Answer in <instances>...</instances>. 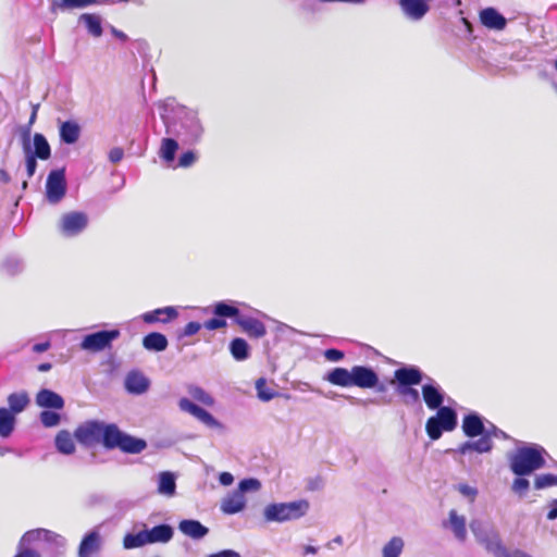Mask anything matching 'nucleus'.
I'll list each match as a JSON object with an SVG mask.
<instances>
[{
  "label": "nucleus",
  "mask_w": 557,
  "mask_h": 557,
  "mask_svg": "<svg viewBox=\"0 0 557 557\" xmlns=\"http://www.w3.org/2000/svg\"><path fill=\"white\" fill-rule=\"evenodd\" d=\"M219 482L223 486H228L234 482V476L230 472H221L219 475Z\"/></svg>",
  "instance_id": "obj_59"
},
{
  "label": "nucleus",
  "mask_w": 557,
  "mask_h": 557,
  "mask_svg": "<svg viewBox=\"0 0 557 557\" xmlns=\"http://www.w3.org/2000/svg\"><path fill=\"white\" fill-rule=\"evenodd\" d=\"M470 530L475 540L494 557H497L505 547L498 532L490 523L474 519L470 523Z\"/></svg>",
  "instance_id": "obj_8"
},
{
  "label": "nucleus",
  "mask_w": 557,
  "mask_h": 557,
  "mask_svg": "<svg viewBox=\"0 0 557 557\" xmlns=\"http://www.w3.org/2000/svg\"><path fill=\"white\" fill-rule=\"evenodd\" d=\"M459 492L465 495V496H469V497H474L476 495V490L468 484H460L459 485Z\"/></svg>",
  "instance_id": "obj_60"
},
{
  "label": "nucleus",
  "mask_w": 557,
  "mask_h": 557,
  "mask_svg": "<svg viewBox=\"0 0 557 557\" xmlns=\"http://www.w3.org/2000/svg\"><path fill=\"white\" fill-rule=\"evenodd\" d=\"M404 548V541L398 536H394L383 547V557H399Z\"/></svg>",
  "instance_id": "obj_43"
},
{
  "label": "nucleus",
  "mask_w": 557,
  "mask_h": 557,
  "mask_svg": "<svg viewBox=\"0 0 557 557\" xmlns=\"http://www.w3.org/2000/svg\"><path fill=\"white\" fill-rule=\"evenodd\" d=\"M51 347L50 341H46L44 343H38L33 346V351L40 354L47 351Z\"/></svg>",
  "instance_id": "obj_61"
},
{
  "label": "nucleus",
  "mask_w": 557,
  "mask_h": 557,
  "mask_svg": "<svg viewBox=\"0 0 557 557\" xmlns=\"http://www.w3.org/2000/svg\"><path fill=\"white\" fill-rule=\"evenodd\" d=\"M246 498L242 492L235 491L222 500L221 510L226 515H235L244 510Z\"/></svg>",
  "instance_id": "obj_29"
},
{
  "label": "nucleus",
  "mask_w": 557,
  "mask_h": 557,
  "mask_svg": "<svg viewBox=\"0 0 557 557\" xmlns=\"http://www.w3.org/2000/svg\"><path fill=\"white\" fill-rule=\"evenodd\" d=\"M196 160H197L196 152L188 150V151L183 152L180 156L177 165L181 168H189L190 165H193L195 163Z\"/></svg>",
  "instance_id": "obj_52"
},
{
  "label": "nucleus",
  "mask_w": 557,
  "mask_h": 557,
  "mask_svg": "<svg viewBox=\"0 0 557 557\" xmlns=\"http://www.w3.org/2000/svg\"><path fill=\"white\" fill-rule=\"evenodd\" d=\"M324 380L331 383L332 385L341 386V387H350L351 386V369L348 370L346 368L337 367L330 370L325 375Z\"/></svg>",
  "instance_id": "obj_30"
},
{
  "label": "nucleus",
  "mask_w": 557,
  "mask_h": 557,
  "mask_svg": "<svg viewBox=\"0 0 557 557\" xmlns=\"http://www.w3.org/2000/svg\"><path fill=\"white\" fill-rule=\"evenodd\" d=\"M36 404L41 408L60 410L64 407V399L58 393L42 388L36 395Z\"/></svg>",
  "instance_id": "obj_24"
},
{
  "label": "nucleus",
  "mask_w": 557,
  "mask_h": 557,
  "mask_svg": "<svg viewBox=\"0 0 557 557\" xmlns=\"http://www.w3.org/2000/svg\"><path fill=\"white\" fill-rule=\"evenodd\" d=\"M371 389H374L376 393L384 394L387 392L388 387L385 383L380 381L379 374L376 375V385L372 386Z\"/></svg>",
  "instance_id": "obj_63"
},
{
  "label": "nucleus",
  "mask_w": 557,
  "mask_h": 557,
  "mask_svg": "<svg viewBox=\"0 0 557 557\" xmlns=\"http://www.w3.org/2000/svg\"><path fill=\"white\" fill-rule=\"evenodd\" d=\"M546 450L536 444L519 447L509 456V467L517 476H525L545 466Z\"/></svg>",
  "instance_id": "obj_2"
},
{
  "label": "nucleus",
  "mask_w": 557,
  "mask_h": 557,
  "mask_svg": "<svg viewBox=\"0 0 557 557\" xmlns=\"http://www.w3.org/2000/svg\"><path fill=\"white\" fill-rule=\"evenodd\" d=\"M256 389L258 398L262 401H270L276 396V392L267 386V381L263 377L256 381Z\"/></svg>",
  "instance_id": "obj_45"
},
{
  "label": "nucleus",
  "mask_w": 557,
  "mask_h": 557,
  "mask_svg": "<svg viewBox=\"0 0 557 557\" xmlns=\"http://www.w3.org/2000/svg\"><path fill=\"white\" fill-rule=\"evenodd\" d=\"M497 557H532V556L521 549H515L512 552H509L506 547H504Z\"/></svg>",
  "instance_id": "obj_56"
},
{
  "label": "nucleus",
  "mask_w": 557,
  "mask_h": 557,
  "mask_svg": "<svg viewBox=\"0 0 557 557\" xmlns=\"http://www.w3.org/2000/svg\"><path fill=\"white\" fill-rule=\"evenodd\" d=\"M421 386L422 398L430 410L444 408L445 392L442 386L431 376L424 374Z\"/></svg>",
  "instance_id": "obj_14"
},
{
  "label": "nucleus",
  "mask_w": 557,
  "mask_h": 557,
  "mask_svg": "<svg viewBox=\"0 0 557 557\" xmlns=\"http://www.w3.org/2000/svg\"><path fill=\"white\" fill-rule=\"evenodd\" d=\"M8 408L14 416L23 412L29 405V397L25 391L12 393L7 398Z\"/></svg>",
  "instance_id": "obj_32"
},
{
  "label": "nucleus",
  "mask_w": 557,
  "mask_h": 557,
  "mask_svg": "<svg viewBox=\"0 0 557 557\" xmlns=\"http://www.w3.org/2000/svg\"><path fill=\"white\" fill-rule=\"evenodd\" d=\"M55 447L59 453L64 455H71L75 451V444L69 431L62 430L57 434Z\"/></svg>",
  "instance_id": "obj_37"
},
{
  "label": "nucleus",
  "mask_w": 557,
  "mask_h": 557,
  "mask_svg": "<svg viewBox=\"0 0 557 557\" xmlns=\"http://www.w3.org/2000/svg\"><path fill=\"white\" fill-rule=\"evenodd\" d=\"M230 350L234 359L242 361L249 357V346L243 338H234L230 344Z\"/></svg>",
  "instance_id": "obj_41"
},
{
  "label": "nucleus",
  "mask_w": 557,
  "mask_h": 557,
  "mask_svg": "<svg viewBox=\"0 0 557 557\" xmlns=\"http://www.w3.org/2000/svg\"><path fill=\"white\" fill-rule=\"evenodd\" d=\"M529 487H530L529 480L523 478V476H518L517 479H515V481L512 483V486H511V490L516 494H519L520 496H523L528 492Z\"/></svg>",
  "instance_id": "obj_49"
},
{
  "label": "nucleus",
  "mask_w": 557,
  "mask_h": 557,
  "mask_svg": "<svg viewBox=\"0 0 557 557\" xmlns=\"http://www.w3.org/2000/svg\"><path fill=\"white\" fill-rule=\"evenodd\" d=\"M88 215L83 211H71L61 215L57 228L66 238L82 234L88 226Z\"/></svg>",
  "instance_id": "obj_10"
},
{
  "label": "nucleus",
  "mask_w": 557,
  "mask_h": 557,
  "mask_svg": "<svg viewBox=\"0 0 557 557\" xmlns=\"http://www.w3.org/2000/svg\"><path fill=\"white\" fill-rule=\"evenodd\" d=\"M484 419L478 412H470L462 418L461 429L469 438L483 437L485 432Z\"/></svg>",
  "instance_id": "obj_18"
},
{
  "label": "nucleus",
  "mask_w": 557,
  "mask_h": 557,
  "mask_svg": "<svg viewBox=\"0 0 557 557\" xmlns=\"http://www.w3.org/2000/svg\"><path fill=\"white\" fill-rule=\"evenodd\" d=\"M553 485H555L554 474L546 473V474L537 475L535 478L534 487L536 490H543V488H546V487H549Z\"/></svg>",
  "instance_id": "obj_50"
},
{
  "label": "nucleus",
  "mask_w": 557,
  "mask_h": 557,
  "mask_svg": "<svg viewBox=\"0 0 557 557\" xmlns=\"http://www.w3.org/2000/svg\"><path fill=\"white\" fill-rule=\"evenodd\" d=\"M200 329H201V324L199 322L191 321L185 325L184 330L181 333V336L182 337L193 336L196 333H198L200 331Z\"/></svg>",
  "instance_id": "obj_55"
},
{
  "label": "nucleus",
  "mask_w": 557,
  "mask_h": 557,
  "mask_svg": "<svg viewBox=\"0 0 557 557\" xmlns=\"http://www.w3.org/2000/svg\"><path fill=\"white\" fill-rule=\"evenodd\" d=\"M547 519L548 520L557 519V499L553 500V503L550 505V509L547 513Z\"/></svg>",
  "instance_id": "obj_64"
},
{
  "label": "nucleus",
  "mask_w": 557,
  "mask_h": 557,
  "mask_svg": "<svg viewBox=\"0 0 557 557\" xmlns=\"http://www.w3.org/2000/svg\"><path fill=\"white\" fill-rule=\"evenodd\" d=\"M53 5L61 10L85 8L84 0H55Z\"/></svg>",
  "instance_id": "obj_51"
},
{
  "label": "nucleus",
  "mask_w": 557,
  "mask_h": 557,
  "mask_svg": "<svg viewBox=\"0 0 557 557\" xmlns=\"http://www.w3.org/2000/svg\"><path fill=\"white\" fill-rule=\"evenodd\" d=\"M480 21L483 26L494 30H503L507 25L506 17L492 7L480 11Z\"/></svg>",
  "instance_id": "obj_21"
},
{
  "label": "nucleus",
  "mask_w": 557,
  "mask_h": 557,
  "mask_svg": "<svg viewBox=\"0 0 557 557\" xmlns=\"http://www.w3.org/2000/svg\"><path fill=\"white\" fill-rule=\"evenodd\" d=\"M3 268L8 274L16 275L23 270V262L17 258L10 257L4 261Z\"/></svg>",
  "instance_id": "obj_47"
},
{
  "label": "nucleus",
  "mask_w": 557,
  "mask_h": 557,
  "mask_svg": "<svg viewBox=\"0 0 557 557\" xmlns=\"http://www.w3.org/2000/svg\"><path fill=\"white\" fill-rule=\"evenodd\" d=\"M424 380V373L417 366H403L394 371L392 383L396 384V392L401 396L403 401L407 406L420 403V394L416 385Z\"/></svg>",
  "instance_id": "obj_3"
},
{
  "label": "nucleus",
  "mask_w": 557,
  "mask_h": 557,
  "mask_svg": "<svg viewBox=\"0 0 557 557\" xmlns=\"http://www.w3.org/2000/svg\"><path fill=\"white\" fill-rule=\"evenodd\" d=\"M168 345L166 336L159 332H151L143 338V346L149 351H163L168 348Z\"/></svg>",
  "instance_id": "obj_31"
},
{
  "label": "nucleus",
  "mask_w": 557,
  "mask_h": 557,
  "mask_svg": "<svg viewBox=\"0 0 557 557\" xmlns=\"http://www.w3.org/2000/svg\"><path fill=\"white\" fill-rule=\"evenodd\" d=\"M444 528H449L455 537L465 542L467 539V528H466V518L463 516H459L455 509L449 511V519L447 522L443 523Z\"/></svg>",
  "instance_id": "obj_28"
},
{
  "label": "nucleus",
  "mask_w": 557,
  "mask_h": 557,
  "mask_svg": "<svg viewBox=\"0 0 557 557\" xmlns=\"http://www.w3.org/2000/svg\"><path fill=\"white\" fill-rule=\"evenodd\" d=\"M404 15L413 22L421 21L430 11L431 0H398Z\"/></svg>",
  "instance_id": "obj_17"
},
{
  "label": "nucleus",
  "mask_w": 557,
  "mask_h": 557,
  "mask_svg": "<svg viewBox=\"0 0 557 557\" xmlns=\"http://www.w3.org/2000/svg\"><path fill=\"white\" fill-rule=\"evenodd\" d=\"M207 557H242L240 554L234 549H223Z\"/></svg>",
  "instance_id": "obj_58"
},
{
  "label": "nucleus",
  "mask_w": 557,
  "mask_h": 557,
  "mask_svg": "<svg viewBox=\"0 0 557 557\" xmlns=\"http://www.w3.org/2000/svg\"><path fill=\"white\" fill-rule=\"evenodd\" d=\"M101 536L97 529L88 532L82 540L78 547V557H90L101 548Z\"/></svg>",
  "instance_id": "obj_22"
},
{
  "label": "nucleus",
  "mask_w": 557,
  "mask_h": 557,
  "mask_svg": "<svg viewBox=\"0 0 557 557\" xmlns=\"http://www.w3.org/2000/svg\"><path fill=\"white\" fill-rule=\"evenodd\" d=\"M375 370L368 366H354L351 368V386L368 389L376 385Z\"/></svg>",
  "instance_id": "obj_16"
},
{
  "label": "nucleus",
  "mask_w": 557,
  "mask_h": 557,
  "mask_svg": "<svg viewBox=\"0 0 557 557\" xmlns=\"http://www.w3.org/2000/svg\"><path fill=\"white\" fill-rule=\"evenodd\" d=\"M108 157H109L110 162L117 163L123 159L124 150L120 147H114L109 151Z\"/></svg>",
  "instance_id": "obj_57"
},
{
  "label": "nucleus",
  "mask_w": 557,
  "mask_h": 557,
  "mask_svg": "<svg viewBox=\"0 0 557 557\" xmlns=\"http://www.w3.org/2000/svg\"><path fill=\"white\" fill-rule=\"evenodd\" d=\"M101 445L108 449H120L125 454H140L146 449L147 443L143 438L134 437L123 432L115 423H106Z\"/></svg>",
  "instance_id": "obj_4"
},
{
  "label": "nucleus",
  "mask_w": 557,
  "mask_h": 557,
  "mask_svg": "<svg viewBox=\"0 0 557 557\" xmlns=\"http://www.w3.org/2000/svg\"><path fill=\"white\" fill-rule=\"evenodd\" d=\"M161 108V117L168 134L175 136L183 145L193 146L201 141L205 126L198 111L177 103L175 98H166Z\"/></svg>",
  "instance_id": "obj_1"
},
{
  "label": "nucleus",
  "mask_w": 557,
  "mask_h": 557,
  "mask_svg": "<svg viewBox=\"0 0 557 557\" xmlns=\"http://www.w3.org/2000/svg\"><path fill=\"white\" fill-rule=\"evenodd\" d=\"M117 329L102 330L86 335L81 342V348L86 351L98 352L111 347L113 341L120 337Z\"/></svg>",
  "instance_id": "obj_11"
},
{
  "label": "nucleus",
  "mask_w": 557,
  "mask_h": 557,
  "mask_svg": "<svg viewBox=\"0 0 557 557\" xmlns=\"http://www.w3.org/2000/svg\"><path fill=\"white\" fill-rule=\"evenodd\" d=\"M176 483L175 476L171 472H162L159 476L158 492L165 496L175 494Z\"/></svg>",
  "instance_id": "obj_39"
},
{
  "label": "nucleus",
  "mask_w": 557,
  "mask_h": 557,
  "mask_svg": "<svg viewBox=\"0 0 557 557\" xmlns=\"http://www.w3.org/2000/svg\"><path fill=\"white\" fill-rule=\"evenodd\" d=\"M146 529L137 533H127L123 539V546L126 549L138 548L148 544Z\"/></svg>",
  "instance_id": "obj_40"
},
{
  "label": "nucleus",
  "mask_w": 557,
  "mask_h": 557,
  "mask_svg": "<svg viewBox=\"0 0 557 557\" xmlns=\"http://www.w3.org/2000/svg\"><path fill=\"white\" fill-rule=\"evenodd\" d=\"M178 317V311L175 307L169 306L147 311L141 314V320L147 324L153 323H170Z\"/></svg>",
  "instance_id": "obj_20"
},
{
  "label": "nucleus",
  "mask_w": 557,
  "mask_h": 557,
  "mask_svg": "<svg viewBox=\"0 0 557 557\" xmlns=\"http://www.w3.org/2000/svg\"><path fill=\"white\" fill-rule=\"evenodd\" d=\"M178 407L182 411L188 412L191 416H194L196 419H198L201 423L209 428H219L221 424L220 422L206 409L201 408L200 406L194 404L188 398H181L178 401Z\"/></svg>",
  "instance_id": "obj_15"
},
{
  "label": "nucleus",
  "mask_w": 557,
  "mask_h": 557,
  "mask_svg": "<svg viewBox=\"0 0 557 557\" xmlns=\"http://www.w3.org/2000/svg\"><path fill=\"white\" fill-rule=\"evenodd\" d=\"M61 417L58 412L44 410L40 412V422L45 428H53L60 423Z\"/></svg>",
  "instance_id": "obj_46"
},
{
  "label": "nucleus",
  "mask_w": 557,
  "mask_h": 557,
  "mask_svg": "<svg viewBox=\"0 0 557 557\" xmlns=\"http://www.w3.org/2000/svg\"><path fill=\"white\" fill-rule=\"evenodd\" d=\"M79 22H83L88 33L94 37L102 35L101 17L94 13H84L79 16Z\"/></svg>",
  "instance_id": "obj_38"
},
{
  "label": "nucleus",
  "mask_w": 557,
  "mask_h": 557,
  "mask_svg": "<svg viewBox=\"0 0 557 557\" xmlns=\"http://www.w3.org/2000/svg\"><path fill=\"white\" fill-rule=\"evenodd\" d=\"M243 331L249 336L255 338L263 337L267 333L265 325L258 319L247 315H240L237 318V322Z\"/></svg>",
  "instance_id": "obj_25"
},
{
  "label": "nucleus",
  "mask_w": 557,
  "mask_h": 557,
  "mask_svg": "<svg viewBox=\"0 0 557 557\" xmlns=\"http://www.w3.org/2000/svg\"><path fill=\"white\" fill-rule=\"evenodd\" d=\"M23 152L25 154V165L27 177L30 178L36 173L37 169V157L30 154V139H29V128H27L23 136Z\"/></svg>",
  "instance_id": "obj_35"
},
{
  "label": "nucleus",
  "mask_w": 557,
  "mask_h": 557,
  "mask_svg": "<svg viewBox=\"0 0 557 557\" xmlns=\"http://www.w3.org/2000/svg\"><path fill=\"white\" fill-rule=\"evenodd\" d=\"M15 557H40V555L33 549L23 548L20 549Z\"/></svg>",
  "instance_id": "obj_62"
},
{
  "label": "nucleus",
  "mask_w": 557,
  "mask_h": 557,
  "mask_svg": "<svg viewBox=\"0 0 557 557\" xmlns=\"http://www.w3.org/2000/svg\"><path fill=\"white\" fill-rule=\"evenodd\" d=\"M187 392L195 400L206 406H212L214 403L213 398L200 386L189 385Z\"/></svg>",
  "instance_id": "obj_44"
},
{
  "label": "nucleus",
  "mask_w": 557,
  "mask_h": 557,
  "mask_svg": "<svg viewBox=\"0 0 557 557\" xmlns=\"http://www.w3.org/2000/svg\"><path fill=\"white\" fill-rule=\"evenodd\" d=\"M225 326H226V321L220 317L209 319L203 323V327L209 331L222 329Z\"/></svg>",
  "instance_id": "obj_54"
},
{
  "label": "nucleus",
  "mask_w": 557,
  "mask_h": 557,
  "mask_svg": "<svg viewBox=\"0 0 557 557\" xmlns=\"http://www.w3.org/2000/svg\"><path fill=\"white\" fill-rule=\"evenodd\" d=\"M324 357L326 360L331 362H338L344 359V351L336 348H329L324 351Z\"/></svg>",
  "instance_id": "obj_53"
},
{
  "label": "nucleus",
  "mask_w": 557,
  "mask_h": 557,
  "mask_svg": "<svg viewBox=\"0 0 557 557\" xmlns=\"http://www.w3.org/2000/svg\"><path fill=\"white\" fill-rule=\"evenodd\" d=\"M60 140L66 145L75 144L81 136V126L76 121L69 120L59 125Z\"/></svg>",
  "instance_id": "obj_27"
},
{
  "label": "nucleus",
  "mask_w": 557,
  "mask_h": 557,
  "mask_svg": "<svg viewBox=\"0 0 557 557\" xmlns=\"http://www.w3.org/2000/svg\"><path fill=\"white\" fill-rule=\"evenodd\" d=\"M42 542L55 557L62 556L66 549L64 536L47 529H34L27 531L21 539L20 546Z\"/></svg>",
  "instance_id": "obj_7"
},
{
  "label": "nucleus",
  "mask_w": 557,
  "mask_h": 557,
  "mask_svg": "<svg viewBox=\"0 0 557 557\" xmlns=\"http://www.w3.org/2000/svg\"><path fill=\"white\" fill-rule=\"evenodd\" d=\"M16 425V416L5 407L0 408V437L8 438L12 435Z\"/></svg>",
  "instance_id": "obj_33"
},
{
  "label": "nucleus",
  "mask_w": 557,
  "mask_h": 557,
  "mask_svg": "<svg viewBox=\"0 0 557 557\" xmlns=\"http://www.w3.org/2000/svg\"><path fill=\"white\" fill-rule=\"evenodd\" d=\"M66 194L65 170L57 169L50 171L46 182V198L49 203H59Z\"/></svg>",
  "instance_id": "obj_13"
},
{
  "label": "nucleus",
  "mask_w": 557,
  "mask_h": 557,
  "mask_svg": "<svg viewBox=\"0 0 557 557\" xmlns=\"http://www.w3.org/2000/svg\"><path fill=\"white\" fill-rule=\"evenodd\" d=\"M503 438V440H507L508 438V435L500 429H498L496 425H494L493 423H488L486 426H485V432H484V435L483 437H480L479 440H475V441H467L465 443H462L458 449H457V453H459L460 455H468L470 453H478V454H485V453H490L492 449H493V438Z\"/></svg>",
  "instance_id": "obj_9"
},
{
  "label": "nucleus",
  "mask_w": 557,
  "mask_h": 557,
  "mask_svg": "<svg viewBox=\"0 0 557 557\" xmlns=\"http://www.w3.org/2000/svg\"><path fill=\"white\" fill-rule=\"evenodd\" d=\"M457 412L451 407H444L436 410L425 423V432L432 441L438 440L444 432H451L457 426Z\"/></svg>",
  "instance_id": "obj_6"
},
{
  "label": "nucleus",
  "mask_w": 557,
  "mask_h": 557,
  "mask_svg": "<svg viewBox=\"0 0 557 557\" xmlns=\"http://www.w3.org/2000/svg\"><path fill=\"white\" fill-rule=\"evenodd\" d=\"M33 143L34 147L30 146V154L37 157L40 160H48L51 157L50 145L42 134L36 133L34 135Z\"/></svg>",
  "instance_id": "obj_34"
},
{
  "label": "nucleus",
  "mask_w": 557,
  "mask_h": 557,
  "mask_svg": "<svg viewBox=\"0 0 557 557\" xmlns=\"http://www.w3.org/2000/svg\"><path fill=\"white\" fill-rule=\"evenodd\" d=\"M103 429L104 421L88 420L76 428L74 436L78 443L90 447L96 444H101Z\"/></svg>",
  "instance_id": "obj_12"
},
{
  "label": "nucleus",
  "mask_w": 557,
  "mask_h": 557,
  "mask_svg": "<svg viewBox=\"0 0 557 557\" xmlns=\"http://www.w3.org/2000/svg\"><path fill=\"white\" fill-rule=\"evenodd\" d=\"M261 484L257 479H244L238 484V492H242V495L247 492L258 491Z\"/></svg>",
  "instance_id": "obj_48"
},
{
  "label": "nucleus",
  "mask_w": 557,
  "mask_h": 557,
  "mask_svg": "<svg viewBox=\"0 0 557 557\" xmlns=\"http://www.w3.org/2000/svg\"><path fill=\"white\" fill-rule=\"evenodd\" d=\"M149 386V379L138 370H132L125 376L124 387L129 394L141 395L148 391Z\"/></svg>",
  "instance_id": "obj_19"
},
{
  "label": "nucleus",
  "mask_w": 557,
  "mask_h": 557,
  "mask_svg": "<svg viewBox=\"0 0 557 557\" xmlns=\"http://www.w3.org/2000/svg\"><path fill=\"white\" fill-rule=\"evenodd\" d=\"M212 312L214 315L220 318H232L235 323L237 318L240 317V312L237 307L234 306L233 301H219L213 306Z\"/></svg>",
  "instance_id": "obj_36"
},
{
  "label": "nucleus",
  "mask_w": 557,
  "mask_h": 557,
  "mask_svg": "<svg viewBox=\"0 0 557 557\" xmlns=\"http://www.w3.org/2000/svg\"><path fill=\"white\" fill-rule=\"evenodd\" d=\"M178 530L191 540L199 541L209 534V529L195 519H184L178 523Z\"/></svg>",
  "instance_id": "obj_23"
},
{
  "label": "nucleus",
  "mask_w": 557,
  "mask_h": 557,
  "mask_svg": "<svg viewBox=\"0 0 557 557\" xmlns=\"http://www.w3.org/2000/svg\"><path fill=\"white\" fill-rule=\"evenodd\" d=\"M178 148V143L174 138H163L160 148V157L170 164L175 159V153Z\"/></svg>",
  "instance_id": "obj_42"
},
{
  "label": "nucleus",
  "mask_w": 557,
  "mask_h": 557,
  "mask_svg": "<svg viewBox=\"0 0 557 557\" xmlns=\"http://www.w3.org/2000/svg\"><path fill=\"white\" fill-rule=\"evenodd\" d=\"M309 509V503L305 499L289 503H273L263 510L267 522H286L304 517Z\"/></svg>",
  "instance_id": "obj_5"
},
{
  "label": "nucleus",
  "mask_w": 557,
  "mask_h": 557,
  "mask_svg": "<svg viewBox=\"0 0 557 557\" xmlns=\"http://www.w3.org/2000/svg\"><path fill=\"white\" fill-rule=\"evenodd\" d=\"M146 536L148 540V544H156V543H169L174 535V529L166 523H162L159 525H156L151 529H146Z\"/></svg>",
  "instance_id": "obj_26"
}]
</instances>
